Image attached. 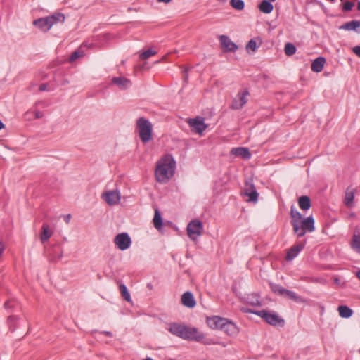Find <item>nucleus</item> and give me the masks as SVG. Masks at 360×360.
I'll list each match as a JSON object with an SVG mask.
<instances>
[{"mask_svg":"<svg viewBox=\"0 0 360 360\" xmlns=\"http://www.w3.org/2000/svg\"><path fill=\"white\" fill-rule=\"evenodd\" d=\"M290 215L293 232L297 237H302L307 232L311 233L315 230L314 219L311 215L303 218L302 214L296 210L294 205H292L290 207Z\"/></svg>","mask_w":360,"mask_h":360,"instance_id":"nucleus-1","label":"nucleus"},{"mask_svg":"<svg viewBox=\"0 0 360 360\" xmlns=\"http://www.w3.org/2000/svg\"><path fill=\"white\" fill-rule=\"evenodd\" d=\"M167 330L173 335L186 340L201 341L204 335L200 333L194 327H190L176 322H172L167 325Z\"/></svg>","mask_w":360,"mask_h":360,"instance_id":"nucleus-2","label":"nucleus"},{"mask_svg":"<svg viewBox=\"0 0 360 360\" xmlns=\"http://www.w3.org/2000/svg\"><path fill=\"white\" fill-rule=\"evenodd\" d=\"M176 162L171 155H166L158 163L155 171L157 181L165 183L174 175Z\"/></svg>","mask_w":360,"mask_h":360,"instance_id":"nucleus-3","label":"nucleus"},{"mask_svg":"<svg viewBox=\"0 0 360 360\" xmlns=\"http://www.w3.org/2000/svg\"><path fill=\"white\" fill-rule=\"evenodd\" d=\"M136 129L142 143H146L153 139L152 123L143 117H139L136 122Z\"/></svg>","mask_w":360,"mask_h":360,"instance_id":"nucleus-4","label":"nucleus"},{"mask_svg":"<svg viewBox=\"0 0 360 360\" xmlns=\"http://www.w3.org/2000/svg\"><path fill=\"white\" fill-rule=\"evenodd\" d=\"M245 311L260 316L261 318L264 319L267 323L273 326H284V319L280 317L276 312H270L264 309L261 311L248 309Z\"/></svg>","mask_w":360,"mask_h":360,"instance_id":"nucleus-5","label":"nucleus"},{"mask_svg":"<svg viewBox=\"0 0 360 360\" xmlns=\"http://www.w3.org/2000/svg\"><path fill=\"white\" fill-rule=\"evenodd\" d=\"M186 230L188 237L191 240H195L202 234L203 226L200 220L194 219L188 223Z\"/></svg>","mask_w":360,"mask_h":360,"instance_id":"nucleus-6","label":"nucleus"},{"mask_svg":"<svg viewBox=\"0 0 360 360\" xmlns=\"http://www.w3.org/2000/svg\"><path fill=\"white\" fill-rule=\"evenodd\" d=\"M188 123L191 131L199 134H201L207 127V125L204 122V118L202 117L189 119Z\"/></svg>","mask_w":360,"mask_h":360,"instance_id":"nucleus-7","label":"nucleus"},{"mask_svg":"<svg viewBox=\"0 0 360 360\" xmlns=\"http://www.w3.org/2000/svg\"><path fill=\"white\" fill-rule=\"evenodd\" d=\"M114 243L120 250H125L130 247L131 240L128 233H122L115 236Z\"/></svg>","mask_w":360,"mask_h":360,"instance_id":"nucleus-8","label":"nucleus"},{"mask_svg":"<svg viewBox=\"0 0 360 360\" xmlns=\"http://www.w3.org/2000/svg\"><path fill=\"white\" fill-rule=\"evenodd\" d=\"M219 41L221 46L225 49L226 52H236L238 49V46L233 42L228 36H219Z\"/></svg>","mask_w":360,"mask_h":360,"instance_id":"nucleus-9","label":"nucleus"},{"mask_svg":"<svg viewBox=\"0 0 360 360\" xmlns=\"http://www.w3.org/2000/svg\"><path fill=\"white\" fill-rule=\"evenodd\" d=\"M103 198L109 205H117L120 200V194L117 191H110L103 194Z\"/></svg>","mask_w":360,"mask_h":360,"instance_id":"nucleus-10","label":"nucleus"},{"mask_svg":"<svg viewBox=\"0 0 360 360\" xmlns=\"http://www.w3.org/2000/svg\"><path fill=\"white\" fill-rule=\"evenodd\" d=\"M304 243H300L296 245H292L290 248H289L287 251L285 259L287 261H292L294 258H295L300 252L304 248Z\"/></svg>","mask_w":360,"mask_h":360,"instance_id":"nucleus-11","label":"nucleus"},{"mask_svg":"<svg viewBox=\"0 0 360 360\" xmlns=\"http://www.w3.org/2000/svg\"><path fill=\"white\" fill-rule=\"evenodd\" d=\"M207 325L212 329L221 330L224 323H226V319L214 316L207 319Z\"/></svg>","mask_w":360,"mask_h":360,"instance_id":"nucleus-12","label":"nucleus"},{"mask_svg":"<svg viewBox=\"0 0 360 360\" xmlns=\"http://www.w3.org/2000/svg\"><path fill=\"white\" fill-rule=\"evenodd\" d=\"M230 153L231 155L242 158L244 160H249L251 158V153L249 149L244 147L233 148Z\"/></svg>","mask_w":360,"mask_h":360,"instance_id":"nucleus-13","label":"nucleus"},{"mask_svg":"<svg viewBox=\"0 0 360 360\" xmlns=\"http://www.w3.org/2000/svg\"><path fill=\"white\" fill-rule=\"evenodd\" d=\"M221 330L224 331L229 336H235L238 333L237 326L227 319L226 323H224Z\"/></svg>","mask_w":360,"mask_h":360,"instance_id":"nucleus-14","label":"nucleus"},{"mask_svg":"<svg viewBox=\"0 0 360 360\" xmlns=\"http://www.w3.org/2000/svg\"><path fill=\"white\" fill-rule=\"evenodd\" d=\"M181 303L186 307L193 308L196 304V302L193 293L190 291L185 292L181 296Z\"/></svg>","mask_w":360,"mask_h":360,"instance_id":"nucleus-15","label":"nucleus"},{"mask_svg":"<svg viewBox=\"0 0 360 360\" xmlns=\"http://www.w3.org/2000/svg\"><path fill=\"white\" fill-rule=\"evenodd\" d=\"M47 16L45 18H40L36 19L33 21V25L42 30L43 32H47L51 28V25L50 24Z\"/></svg>","mask_w":360,"mask_h":360,"instance_id":"nucleus-16","label":"nucleus"},{"mask_svg":"<svg viewBox=\"0 0 360 360\" xmlns=\"http://www.w3.org/2000/svg\"><path fill=\"white\" fill-rule=\"evenodd\" d=\"M112 83L117 85L120 89H127L131 86V82L124 77H113Z\"/></svg>","mask_w":360,"mask_h":360,"instance_id":"nucleus-17","label":"nucleus"},{"mask_svg":"<svg viewBox=\"0 0 360 360\" xmlns=\"http://www.w3.org/2000/svg\"><path fill=\"white\" fill-rule=\"evenodd\" d=\"M355 189L347 187L345 192L344 203L346 207H352L353 206V200L354 198Z\"/></svg>","mask_w":360,"mask_h":360,"instance_id":"nucleus-18","label":"nucleus"},{"mask_svg":"<svg viewBox=\"0 0 360 360\" xmlns=\"http://www.w3.org/2000/svg\"><path fill=\"white\" fill-rule=\"evenodd\" d=\"M326 63L324 57L319 56L313 60L311 63V70L314 72H320L322 71L323 66Z\"/></svg>","mask_w":360,"mask_h":360,"instance_id":"nucleus-19","label":"nucleus"},{"mask_svg":"<svg viewBox=\"0 0 360 360\" xmlns=\"http://www.w3.org/2000/svg\"><path fill=\"white\" fill-rule=\"evenodd\" d=\"M340 29L346 30H354L360 33V20H352L347 22L340 27Z\"/></svg>","mask_w":360,"mask_h":360,"instance_id":"nucleus-20","label":"nucleus"},{"mask_svg":"<svg viewBox=\"0 0 360 360\" xmlns=\"http://www.w3.org/2000/svg\"><path fill=\"white\" fill-rule=\"evenodd\" d=\"M271 2L272 1L269 0L262 1L258 6L259 11L266 14L271 13L274 9V6Z\"/></svg>","mask_w":360,"mask_h":360,"instance_id":"nucleus-21","label":"nucleus"},{"mask_svg":"<svg viewBox=\"0 0 360 360\" xmlns=\"http://www.w3.org/2000/svg\"><path fill=\"white\" fill-rule=\"evenodd\" d=\"M47 18L49 22H51L50 24L51 27L58 22H64L65 20V16L63 13L57 12L49 16H47Z\"/></svg>","mask_w":360,"mask_h":360,"instance_id":"nucleus-22","label":"nucleus"},{"mask_svg":"<svg viewBox=\"0 0 360 360\" xmlns=\"http://www.w3.org/2000/svg\"><path fill=\"white\" fill-rule=\"evenodd\" d=\"M297 202L300 208L302 210H308L311 206L310 198L307 195L300 197Z\"/></svg>","mask_w":360,"mask_h":360,"instance_id":"nucleus-23","label":"nucleus"},{"mask_svg":"<svg viewBox=\"0 0 360 360\" xmlns=\"http://www.w3.org/2000/svg\"><path fill=\"white\" fill-rule=\"evenodd\" d=\"M247 303L253 307H260L262 305L259 300V295L257 293L248 295L246 297Z\"/></svg>","mask_w":360,"mask_h":360,"instance_id":"nucleus-24","label":"nucleus"},{"mask_svg":"<svg viewBox=\"0 0 360 360\" xmlns=\"http://www.w3.org/2000/svg\"><path fill=\"white\" fill-rule=\"evenodd\" d=\"M52 231H49V225L47 224H44L41 227V233L40 235V239L41 242L44 243L46 242L52 236Z\"/></svg>","mask_w":360,"mask_h":360,"instance_id":"nucleus-25","label":"nucleus"},{"mask_svg":"<svg viewBox=\"0 0 360 360\" xmlns=\"http://www.w3.org/2000/svg\"><path fill=\"white\" fill-rule=\"evenodd\" d=\"M338 311L340 316L342 318H349L353 313V311L346 305L339 306Z\"/></svg>","mask_w":360,"mask_h":360,"instance_id":"nucleus-26","label":"nucleus"},{"mask_svg":"<svg viewBox=\"0 0 360 360\" xmlns=\"http://www.w3.org/2000/svg\"><path fill=\"white\" fill-rule=\"evenodd\" d=\"M162 224L163 222L161 214L158 210H155L153 218V224L155 228L158 230H160L162 226Z\"/></svg>","mask_w":360,"mask_h":360,"instance_id":"nucleus-27","label":"nucleus"},{"mask_svg":"<svg viewBox=\"0 0 360 360\" xmlns=\"http://www.w3.org/2000/svg\"><path fill=\"white\" fill-rule=\"evenodd\" d=\"M18 320V317L14 315H10L7 319V324L9 327V329L11 332L15 330L17 326L16 323Z\"/></svg>","mask_w":360,"mask_h":360,"instance_id":"nucleus-28","label":"nucleus"},{"mask_svg":"<svg viewBox=\"0 0 360 360\" xmlns=\"http://www.w3.org/2000/svg\"><path fill=\"white\" fill-rule=\"evenodd\" d=\"M351 245L354 250L360 252V233L354 234Z\"/></svg>","mask_w":360,"mask_h":360,"instance_id":"nucleus-29","label":"nucleus"},{"mask_svg":"<svg viewBox=\"0 0 360 360\" xmlns=\"http://www.w3.org/2000/svg\"><path fill=\"white\" fill-rule=\"evenodd\" d=\"M249 94L248 90H245L243 92H239L237 94V98L238 99L242 108L247 103L248 99L247 96Z\"/></svg>","mask_w":360,"mask_h":360,"instance_id":"nucleus-30","label":"nucleus"},{"mask_svg":"<svg viewBox=\"0 0 360 360\" xmlns=\"http://www.w3.org/2000/svg\"><path fill=\"white\" fill-rule=\"evenodd\" d=\"M119 288L122 294V296L124 297V299L127 302H130L131 296L127 290V286L124 284H120Z\"/></svg>","mask_w":360,"mask_h":360,"instance_id":"nucleus-31","label":"nucleus"},{"mask_svg":"<svg viewBox=\"0 0 360 360\" xmlns=\"http://www.w3.org/2000/svg\"><path fill=\"white\" fill-rule=\"evenodd\" d=\"M285 53L288 56H291L296 52V47L292 43H287L284 48Z\"/></svg>","mask_w":360,"mask_h":360,"instance_id":"nucleus-32","label":"nucleus"},{"mask_svg":"<svg viewBox=\"0 0 360 360\" xmlns=\"http://www.w3.org/2000/svg\"><path fill=\"white\" fill-rule=\"evenodd\" d=\"M230 4L233 8L238 11H241L245 7V3L243 0H231Z\"/></svg>","mask_w":360,"mask_h":360,"instance_id":"nucleus-33","label":"nucleus"},{"mask_svg":"<svg viewBox=\"0 0 360 360\" xmlns=\"http://www.w3.org/2000/svg\"><path fill=\"white\" fill-rule=\"evenodd\" d=\"M271 289L274 293L280 295H284L286 290L285 288L278 284H271Z\"/></svg>","mask_w":360,"mask_h":360,"instance_id":"nucleus-34","label":"nucleus"},{"mask_svg":"<svg viewBox=\"0 0 360 360\" xmlns=\"http://www.w3.org/2000/svg\"><path fill=\"white\" fill-rule=\"evenodd\" d=\"M156 53H157V52L155 51L150 49H148V50L142 52L139 55V58L141 60H146V59H148V58H150V56L155 55Z\"/></svg>","mask_w":360,"mask_h":360,"instance_id":"nucleus-35","label":"nucleus"},{"mask_svg":"<svg viewBox=\"0 0 360 360\" xmlns=\"http://www.w3.org/2000/svg\"><path fill=\"white\" fill-rule=\"evenodd\" d=\"M256 189L255 185L253 184L252 180L250 179L246 181L245 188H244V194L246 195V193H249L253 190Z\"/></svg>","mask_w":360,"mask_h":360,"instance_id":"nucleus-36","label":"nucleus"},{"mask_svg":"<svg viewBox=\"0 0 360 360\" xmlns=\"http://www.w3.org/2000/svg\"><path fill=\"white\" fill-rule=\"evenodd\" d=\"M258 195H259V194L256 189L253 190L252 191H251L249 193H246V196L249 197L248 201L253 202H257Z\"/></svg>","mask_w":360,"mask_h":360,"instance_id":"nucleus-37","label":"nucleus"},{"mask_svg":"<svg viewBox=\"0 0 360 360\" xmlns=\"http://www.w3.org/2000/svg\"><path fill=\"white\" fill-rule=\"evenodd\" d=\"M257 47L258 46L255 39H251L246 45V49L251 50L252 51H255Z\"/></svg>","mask_w":360,"mask_h":360,"instance_id":"nucleus-38","label":"nucleus"},{"mask_svg":"<svg viewBox=\"0 0 360 360\" xmlns=\"http://www.w3.org/2000/svg\"><path fill=\"white\" fill-rule=\"evenodd\" d=\"M284 296H287L288 297H289L296 302H298L300 300V297L297 296L295 292H294L291 290H287V289L285 290Z\"/></svg>","mask_w":360,"mask_h":360,"instance_id":"nucleus-39","label":"nucleus"},{"mask_svg":"<svg viewBox=\"0 0 360 360\" xmlns=\"http://www.w3.org/2000/svg\"><path fill=\"white\" fill-rule=\"evenodd\" d=\"M84 55L82 51H75L70 57V61L72 62Z\"/></svg>","mask_w":360,"mask_h":360,"instance_id":"nucleus-40","label":"nucleus"},{"mask_svg":"<svg viewBox=\"0 0 360 360\" xmlns=\"http://www.w3.org/2000/svg\"><path fill=\"white\" fill-rule=\"evenodd\" d=\"M17 305V303L14 300H8L4 303V308L7 310L11 309Z\"/></svg>","mask_w":360,"mask_h":360,"instance_id":"nucleus-41","label":"nucleus"},{"mask_svg":"<svg viewBox=\"0 0 360 360\" xmlns=\"http://www.w3.org/2000/svg\"><path fill=\"white\" fill-rule=\"evenodd\" d=\"M354 3L351 1H346L343 4L342 11H349L354 7Z\"/></svg>","mask_w":360,"mask_h":360,"instance_id":"nucleus-42","label":"nucleus"},{"mask_svg":"<svg viewBox=\"0 0 360 360\" xmlns=\"http://www.w3.org/2000/svg\"><path fill=\"white\" fill-rule=\"evenodd\" d=\"M231 108L233 110H239L242 108V106L237 98L233 100Z\"/></svg>","mask_w":360,"mask_h":360,"instance_id":"nucleus-43","label":"nucleus"},{"mask_svg":"<svg viewBox=\"0 0 360 360\" xmlns=\"http://www.w3.org/2000/svg\"><path fill=\"white\" fill-rule=\"evenodd\" d=\"M353 52L360 58V46H356L353 48Z\"/></svg>","mask_w":360,"mask_h":360,"instance_id":"nucleus-44","label":"nucleus"},{"mask_svg":"<svg viewBox=\"0 0 360 360\" xmlns=\"http://www.w3.org/2000/svg\"><path fill=\"white\" fill-rule=\"evenodd\" d=\"M39 91H44L48 90V84H42L39 86Z\"/></svg>","mask_w":360,"mask_h":360,"instance_id":"nucleus-45","label":"nucleus"},{"mask_svg":"<svg viewBox=\"0 0 360 360\" xmlns=\"http://www.w3.org/2000/svg\"><path fill=\"white\" fill-rule=\"evenodd\" d=\"M35 118L39 119L41 118L44 116V114L41 111H35L34 112Z\"/></svg>","mask_w":360,"mask_h":360,"instance_id":"nucleus-46","label":"nucleus"},{"mask_svg":"<svg viewBox=\"0 0 360 360\" xmlns=\"http://www.w3.org/2000/svg\"><path fill=\"white\" fill-rule=\"evenodd\" d=\"M70 218H71V215L70 214H68L64 217V219L67 224H68L70 222Z\"/></svg>","mask_w":360,"mask_h":360,"instance_id":"nucleus-47","label":"nucleus"},{"mask_svg":"<svg viewBox=\"0 0 360 360\" xmlns=\"http://www.w3.org/2000/svg\"><path fill=\"white\" fill-rule=\"evenodd\" d=\"M101 333L104 334L106 336L110 337V338L112 337V333L110 331H102Z\"/></svg>","mask_w":360,"mask_h":360,"instance_id":"nucleus-48","label":"nucleus"},{"mask_svg":"<svg viewBox=\"0 0 360 360\" xmlns=\"http://www.w3.org/2000/svg\"><path fill=\"white\" fill-rule=\"evenodd\" d=\"M4 249H5V247H4V244L0 241V257L1 256Z\"/></svg>","mask_w":360,"mask_h":360,"instance_id":"nucleus-49","label":"nucleus"},{"mask_svg":"<svg viewBox=\"0 0 360 360\" xmlns=\"http://www.w3.org/2000/svg\"><path fill=\"white\" fill-rule=\"evenodd\" d=\"M172 0H158V2H162V3H165V4H168Z\"/></svg>","mask_w":360,"mask_h":360,"instance_id":"nucleus-50","label":"nucleus"},{"mask_svg":"<svg viewBox=\"0 0 360 360\" xmlns=\"http://www.w3.org/2000/svg\"><path fill=\"white\" fill-rule=\"evenodd\" d=\"M5 127L4 124L0 120V130Z\"/></svg>","mask_w":360,"mask_h":360,"instance_id":"nucleus-51","label":"nucleus"},{"mask_svg":"<svg viewBox=\"0 0 360 360\" xmlns=\"http://www.w3.org/2000/svg\"><path fill=\"white\" fill-rule=\"evenodd\" d=\"M357 10L360 11V1L357 3Z\"/></svg>","mask_w":360,"mask_h":360,"instance_id":"nucleus-52","label":"nucleus"},{"mask_svg":"<svg viewBox=\"0 0 360 360\" xmlns=\"http://www.w3.org/2000/svg\"><path fill=\"white\" fill-rule=\"evenodd\" d=\"M68 83H69V82H68L67 79H65V80L63 82L62 84H63V85H65V84H68Z\"/></svg>","mask_w":360,"mask_h":360,"instance_id":"nucleus-53","label":"nucleus"},{"mask_svg":"<svg viewBox=\"0 0 360 360\" xmlns=\"http://www.w3.org/2000/svg\"><path fill=\"white\" fill-rule=\"evenodd\" d=\"M356 276L360 279V270L356 272Z\"/></svg>","mask_w":360,"mask_h":360,"instance_id":"nucleus-54","label":"nucleus"},{"mask_svg":"<svg viewBox=\"0 0 360 360\" xmlns=\"http://www.w3.org/2000/svg\"><path fill=\"white\" fill-rule=\"evenodd\" d=\"M331 3H334L335 0H329Z\"/></svg>","mask_w":360,"mask_h":360,"instance_id":"nucleus-55","label":"nucleus"},{"mask_svg":"<svg viewBox=\"0 0 360 360\" xmlns=\"http://www.w3.org/2000/svg\"><path fill=\"white\" fill-rule=\"evenodd\" d=\"M270 1H275L276 0H269Z\"/></svg>","mask_w":360,"mask_h":360,"instance_id":"nucleus-56","label":"nucleus"}]
</instances>
